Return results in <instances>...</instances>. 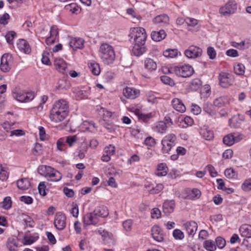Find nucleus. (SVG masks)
Here are the masks:
<instances>
[{
  "mask_svg": "<svg viewBox=\"0 0 251 251\" xmlns=\"http://www.w3.org/2000/svg\"><path fill=\"white\" fill-rule=\"evenodd\" d=\"M69 112L68 102L65 100L60 99L56 101L50 111V119L54 123L63 121Z\"/></svg>",
  "mask_w": 251,
  "mask_h": 251,
  "instance_id": "obj_1",
  "label": "nucleus"
},
{
  "mask_svg": "<svg viewBox=\"0 0 251 251\" xmlns=\"http://www.w3.org/2000/svg\"><path fill=\"white\" fill-rule=\"evenodd\" d=\"M38 172L41 176L51 181L57 182L62 178V174L57 170L49 166L41 165L38 168Z\"/></svg>",
  "mask_w": 251,
  "mask_h": 251,
  "instance_id": "obj_2",
  "label": "nucleus"
},
{
  "mask_svg": "<svg viewBox=\"0 0 251 251\" xmlns=\"http://www.w3.org/2000/svg\"><path fill=\"white\" fill-rule=\"evenodd\" d=\"M99 56L105 64L113 63L115 58V54L113 47L108 44L103 43L100 47Z\"/></svg>",
  "mask_w": 251,
  "mask_h": 251,
  "instance_id": "obj_3",
  "label": "nucleus"
},
{
  "mask_svg": "<svg viewBox=\"0 0 251 251\" xmlns=\"http://www.w3.org/2000/svg\"><path fill=\"white\" fill-rule=\"evenodd\" d=\"M130 42L135 43H146L147 35L145 29L141 27H132L130 29L128 34Z\"/></svg>",
  "mask_w": 251,
  "mask_h": 251,
  "instance_id": "obj_4",
  "label": "nucleus"
},
{
  "mask_svg": "<svg viewBox=\"0 0 251 251\" xmlns=\"http://www.w3.org/2000/svg\"><path fill=\"white\" fill-rule=\"evenodd\" d=\"M173 69L176 75L182 77H190L194 72L193 68L191 66L186 64L175 66Z\"/></svg>",
  "mask_w": 251,
  "mask_h": 251,
  "instance_id": "obj_5",
  "label": "nucleus"
},
{
  "mask_svg": "<svg viewBox=\"0 0 251 251\" xmlns=\"http://www.w3.org/2000/svg\"><path fill=\"white\" fill-rule=\"evenodd\" d=\"M219 85L223 88H228L234 83V77L231 74L221 72L218 76Z\"/></svg>",
  "mask_w": 251,
  "mask_h": 251,
  "instance_id": "obj_6",
  "label": "nucleus"
},
{
  "mask_svg": "<svg viewBox=\"0 0 251 251\" xmlns=\"http://www.w3.org/2000/svg\"><path fill=\"white\" fill-rule=\"evenodd\" d=\"M237 10V4L234 0H228L225 5L219 9V13L224 16H229L234 14Z\"/></svg>",
  "mask_w": 251,
  "mask_h": 251,
  "instance_id": "obj_7",
  "label": "nucleus"
},
{
  "mask_svg": "<svg viewBox=\"0 0 251 251\" xmlns=\"http://www.w3.org/2000/svg\"><path fill=\"white\" fill-rule=\"evenodd\" d=\"M243 139V135L239 132H232L225 135L223 139V143L228 146H231Z\"/></svg>",
  "mask_w": 251,
  "mask_h": 251,
  "instance_id": "obj_8",
  "label": "nucleus"
},
{
  "mask_svg": "<svg viewBox=\"0 0 251 251\" xmlns=\"http://www.w3.org/2000/svg\"><path fill=\"white\" fill-rule=\"evenodd\" d=\"M202 49L196 46H190L184 51L185 55L188 58L194 59L198 58L202 55Z\"/></svg>",
  "mask_w": 251,
  "mask_h": 251,
  "instance_id": "obj_9",
  "label": "nucleus"
},
{
  "mask_svg": "<svg viewBox=\"0 0 251 251\" xmlns=\"http://www.w3.org/2000/svg\"><path fill=\"white\" fill-rule=\"evenodd\" d=\"M98 232L101 236L102 240L105 245L112 248L114 246L115 240L111 233L101 228L99 229Z\"/></svg>",
  "mask_w": 251,
  "mask_h": 251,
  "instance_id": "obj_10",
  "label": "nucleus"
},
{
  "mask_svg": "<svg viewBox=\"0 0 251 251\" xmlns=\"http://www.w3.org/2000/svg\"><path fill=\"white\" fill-rule=\"evenodd\" d=\"M54 225L58 230H63L66 226V217L61 212L57 213L54 217Z\"/></svg>",
  "mask_w": 251,
  "mask_h": 251,
  "instance_id": "obj_11",
  "label": "nucleus"
},
{
  "mask_svg": "<svg viewBox=\"0 0 251 251\" xmlns=\"http://www.w3.org/2000/svg\"><path fill=\"white\" fill-rule=\"evenodd\" d=\"M11 56L7 54H3L1 58L0 69L3 72H8L12 65Z\"/></svg>",
  "mask_w": 251,
  "mask_h": 251,
  "instance_id": "obj_12",
  "label": "nucleus"
},
{
  "mask_svg": "<svg viewBox=\"0 0 251 251\" xmlns=\"http://www.w3.org/2000/svg\"><path fill=\"white\" fill-rule=\"evenodd\" d=\"M99 221L94 211L86 214L83 217V224L84 226L96 225Z\"/></svg>",
  "mask_w": 251,
  "mask_h": 251,
  "instance_id": "obj_13",
  "label": "nucleus"
},
{
  "mask_svg": "<svg viewBox=\"0 0 251 251\" xmlns=\"http://www.w3.org/2000/svg\"><path fill=\"white\" fill-rule=\"evenodd\" d=\"M187 234L189 236L193 237L196 233L198 228L197 223L194 221L187 222L183 224Z\"/></svg>",
  "mask_w": 251,
  "mask_h": 251,
  "instance_id": "obj_14",
  "label": "nucleus"
},
{
  "mask_svg": "<svg viewBox=\"0 0 251 251\" xmlns=\"http://www.w3.org/2000/svg\"><path fill=\"white\" fill-rule=\"evenodd\" d=\"M123 95L127 99H135L140 95V91L134 88L126 87L123 90Z\"/></svg>",
  "mask_w": 251,
  "mask_h": 251,
  "instance_id": "obj_15",
  "label": "nucleus"
},
{
  "mask_svg": "<svg viewBox=\"0 0 251 251\" xmlns=\"http://www.w3.org/2000/svg\"><path fill=\"white\" fill-rule=\"evenodd\" d=\"M151 235L152 238L157 242H162L164 239V234L161 228L156 225L152 226L151 228Z\"/></svg>",
  "mask_w": 251,
  "mask_h": 251,
  "instance_id": "obj_16",
  "label": "nucleus"
},
{
  "mask_svg": "<svg viewBox=\"0 0 251 251\" xmlns=\"http://www.w3.org/2000/svg\"><path fill=\"white\" fill-rule=\"evenodd\" d=\"M147 49L145 46V43H135L132 48V53L136 56H140L145 53Z\"/></svg>",
  "mask_w": 251,
  "mask_h": 251,
  "instance_id": "obj_17",
  "label": "nucleus"
},
{
  "mask_svg": "<svg viewBox=\"0 0 251 251\" xmlns=\"http://www.w3.org/2000/svg\"><path fill=\"white\" fill-rule=\"evenodd\" d=\"M54 65L57 71L63 74H66L67 65L63 59L55 58L54 60Z\"/></svg>",
  "mask_w": 251,
  "mask_h": 251,
  "instance_id": "obj_18",
  "label": "nucleus"
},
{
  "mask_svg": "<svg viewBox=\"0 0 251 251\" xmlns=\"http://www.w3.org/2000/svg\"><path fill=\"white\" fill-rule=\"evenodd\" d=\"M244 120V116L243 115L238 114L237 115H234L229 120V124L231 127L238 128Z\"/></svg>",
  "mask_w": 251,
  "mask_h": 251,
  "instance_id": "obj_19",
  "label": "nucleus"
},
{
  "mask_svg": "<svg viewBox=\"0 0 251 251\" xmlns=\"http://www.w3.org/2000/svg\"><path fill=\"white\" fill-rule=\"evenodd\" d=\"M84 40L81 38L74 37L70 39L69 45L73 50L82 49L84 47Z\"/></svg>",
  "mask_w": 251,
  "mask_h": 251,
  "instance_id": "obj_20",
  "label": "nucleus"
},
{
  "mask_svg": "<svg viewBox=\"0 0 251 251\" xmlns=\"http://www.w3.org/2000/svg\"><path fill=\"white\" fill-rule=\"evenodd\" d=\"M18 49L25 54H28L31 51V48L28 43L24 39H19L17 43Z\"/></svg>",
  "mask_w": 251,
  "mask_h": 251,
  "instance_id": "obj_21",
  "label": "nucleus"
},
{
  "mask_svg": "<svg viewBox=\"0 0 251 251\" xmlns=\"http://www.w3.org/2000/svg\"><path fill=\"white\" fill-rule=\"evenodd\" d=\"M134 114L137 116L139 121L147 123L153 117L151 113L145 114L143 113L139 109H135L134 111Z\"/></svg>",
  "mask_w": 251,
  "mask_h": 251,
  "instance_id": "obj_22",
  "label": "nucleus"
},
{
  "mask_svg": "<svg viewBox=\"0 0 251 251\" xmlns=\"http://www.w3.org/2000/svg\"><path fill=\"white\" fill-rule=\"evenodd\" d=\"M175 202L174 200L166 201L163 204V212L166 215L172 213L175 209Z\"/></svg>",
  "mask_w": 251,
  "mask_h": 251,
  "instance_id": "obj_23",
  "label": "nucleus"
},
{
  "mask_svg": "<svg viewBox=\"0 0 251 251\" xmlns=\"http://www.w3.org/2000/svg\"><path fill=\"white\" fill-rule=\"evenodd\" d=\"M169 21V17L166 14L158 15L153 19L154 24L160 26H164L168 24Z\"/></svg>",
  "mask_w": 251,
  "mask_h": 251,
  "instance_id": "obj_24",
  "label": "nucleus"
},
{
  "mask_svg": "<svg viewBox=\"0 0 251 251\" xmlns=\"http://www.w3.org/2000/svg\"><path fill=\"white\" fill-rule=\"evenodd\" d=\"M168 126L164 121H159L156 123L152 127L154 131L161 134L165 133L167 129Z\"/></svg>",
  "mask_w": 251,
  "mask_h": 251,
  "instance_id": "obj_25",
  "label": "nucleus"
},
{
  "mask_svg": "<svg viewBox=\"0 0 251 251\" xmlns=\"http://www.w3.org/2000/svg\"><path fill=\"white\" fill-rule=\"evenodd\" d=\"M173 108L180 112H184L186 110V107L182 101L178 99H173L172 101Z\"/></svg>",
  "mask_w": 251,
  "mask_h": 251,
  "instance_id": "obj_26",
  "label": "nucleus"
},
{
  "mask_svg": "<svg viewBox=\"0 0 251 251\" xmlns=\"http://www.w3.org/2000/svg\"><path fill=\"white\" fill-rule=\"evenodd\" d=\"M166 35V33L164 30L153 31L151 33V37L153 41L159 42L164 39Z\"/></svg>",
  "mask_w": 251,
  "mask_h": 251,
  "instance_id": "obj_27",
  "label": "nucleus"
},
{
  "mask_svg": "<svg viewBox=\"0 0 251 251\" xmlns=\"http://www.w3.org/2000/svg\"><path fill=\"white\" fill-rule=\"evenodd\" d=\"M94 211L99 219V217H106L109 214L108 208L103 205L97 207Z\"/></svg>",
  "mask_w": 251,
  "mask_h": 251,
  "instance_id": "obj_28",
  "label": "nucleus"
},
{
  "mask_svg": "<svg viewBox=\"0 0 251 251\" xmlns=\"http://www.w3.org/2000/svg\"><path fill=\"white\" fill-rule=\"evenodd\" d=\"M6 246L9 251H18V244L17 240L12 237L9 238L7 241Z\"/></svg>",
  "mask_w": 251,
  "mask_h": 251,
  "instance_id": "obj_29",
  "label": "nucleus"
},
{
  "mask_svg": "<svg viewBox=\"0 0 251 251\" xmlns=\"http://www.w3.org/2000/svg\"><path fill=\"white\" fill-rule=\"evenodd\" d=\"M71 84L70 82L65 78L60 79L58 80L56 89L58 90H67L70 88Z\"/></svg>",
  "mask_w": 251,
  "mask_h": 251,
  "instance_id": "obj_30",
  "label": "nucleus"
},
{
  "mask_svg": "<svg viewBox=\"0 0 251 251\" xmlns=\"http://www.w3.org/2000/svg\"><path fill=\"white\" fill-rule=\"evenodd\" d=\"M144 66L146 69L151 72L155 70L157 68L156 62L151 58H146L145 60Z\"/></svg>",
  "mask_w": 251,
  "mask_h": 251,
  "instance_id": "obj_31",
  "label": "nucleus"
},
{
  "mask_svg": "<svg viewBox=\"0 0 251 251\" xmlns=\"http://www.w3.org/2000/svg\"><path fill=\"white\" fill-rule=\"evenodd\" d=\"M239 231L242 236L244 237H251V226L243 225L240 227Z\"/></svg>",
  "mask_w": 251,
  "mask_h": 251,
  "instance_id": "obj_32",
  "label": "nucleus"
},
{
  "mask_svg": "<svg viewBox=\"0 0 251 251\" xmlns=\"http://www.w3.org/2000/svg\"><path fill=\"white\" fill-rule=\"evenodd\" d=\"M168 168L165 164L160 163L158 165L157 168L155 172L156 176H163L167 175Z\"/></svg>",
  "mask_w": 251,
  "mask_h": 251,
  "instance_id": "obj_33",
  "label": "nucleus"
},
{
  "mask_svg": "<svg viewBox=\"0 0 251 251\" xmlns=\"http://www.w3.org/2000/svg\"><path fill=\"white\" fill-rule=\"evenodd\" d=\"M100 123L109 132L114 131L117 128V126L115 125L113 123L106 122L105 119L100 121Z\"/></svg>",
  "mask_w": 251,
  "mask_h": 251,
  "instance_id": "obj_34",
  "label": "nucleus"
},
{
  "mask_svg": "<svg viewBox=\"0 0 251 251\" xmlns=\"http://www.w3.org/2000/svg\"><path fill=\"white\" fill-rule=\"evenodd\" d=\"M17 185L19 189L25 190L30 187V183L28 179L22 178L17 181Z\"/></svg>",
  "mask_w": 251,
  "mask_h": 251,
  "instance_id": "obj_35",
  "label": "nucleus"
},
{
  "mask_svg": "<svg viewBox=\"0 0 251 251\" xmlns=\"http://www.w3.org/2000/svg\"><path fill=\"white\" fill-rule=\"evenodd\" d=\"M201 85V80L199 78H196L191 80L189 87L192 91H195L200 88Z\"/></svg>",
  "mask_w": 251,
  "mask_h": 251,
  "instance_id": "obj_36",
  "label": "nucleus"
},
{
  "mask_svg": "<svg viewBox=\"0 0 251 251\" xmlns=\"http://www.w3.org/2000/svg\"><path fill=\"white\" fill-rule=\"evenodd\" d=\"M176 137L175 134L173 133H170L166 135L162 140V141L169 143L172 147H173L176 144Z\"/></svg>",
  "mask_w": 251,
  "mask_h": 251,
  "instance_id": "obj_37",
  "label": "nucleus"
},
{
  "mask_svg": "<svg viewBox=\"0 0 251 251\" xmlns=\"http://www.w3.org/2000/svg\"><path fill=\"white\" fill-rule=\"evenodd\" d=\"M88 149V145L86 142H83L77 150L78 157H85Z\"/></svg>",
  "mask_w": 251,
  "mask_h": 251,
  "instance_id": "obj_38",
  "label": "nucleus"
},
{
  "mask_svg": "<svg viewBox=\"0 0 251 251\" xmlns=\"http://www.w3.org/2000/svg\"><path fill=\"white\" fill-rule=\"evenodd\" d=\"M178 50L177 49H168L163 52V55L166 57L174 58L178 54Z\"/></svg>",
  "mask_w": 251,
  "mask_h": 251,
  "instance_id": "obj_39",
  "label": "nucleus"
},
{
  "mask_svg": "<svg viewBox=\"0 0 251 251\" xmlns=\"http://www.w3.org/2000/svg\"><path fill=\"white\" fill-rule=\"evenodd\" d=\"M89 67L93 75H98L100 74V70L98 63H90L89 64Z\"/></svg>",
  "mask_w": 251,
  "mask_h": 251,
  "instance_id": "obj_40",
  "label": "nucleus"
},
{
  "mask_svg": "<svg viewBox=\"0 0 251 251\" xmlns=\"http://www.w3.org/2000/svg\"><path fill=\"white\" fill-rule=\"evenodd\" d=\"M203 109L205 112L211 116L215 115L216 114L214 107L210 103L207 102L205 103L203 105Z\"/></svg>",
  "mask_w": 251,
  "mask_h": 251,
  "instance_id": "obj_41",
  "label": "nucleus"
},
{
  "mask_svg": "<svg viewBox=\"0 0 251 251\" xmlns=\"http://www.w3.org/2000/svg\"><path fill=\"white\" fill-rule=\"evenodd\" d=\"M201 134L203 138L207 140H210L214 137V134L212 131L207 129H201Z\"/></svg>",
  "mask_w": 251,
  "mask_h": 251,
  "instance_id": "obj_42",
  "label": "nucleus"
},
{
  "mask_svg": "<svg viewBox=\"0 0 251 251\" xmlns=\"http://www.w3.org/2000/svg\"><path fill=\"white\" fill-rule=\"evenodd\" d=\"M12 205V201L11 198L9 197H5L3 201L0 203L1 207L4 209L7 210L11 208Z\"/></svg>",
  "mask_w": 251,
  "mask_h": 251,
  "instance_id": "obj_43",
  "label": "nucleus"
},
{
  "mask_svg": "<svg viewBox=\"0 0 251 251\" xmlns=\"http://www.w3.org/2000/svg\"><path fill=\"white\" fill-rule=\"evenodd\" d=\"M203 246L208 251H214L216 249L215 243L211 240H206L204 242Z\"/></svg>",
  "mask_w": 251,
  "mask_h": 251,
  "instance_id": "obj_44",
  "label": "nucleus"
},
{
  "mask_svg": "<svg viewBox=\"0 0 251 251\" xmlns=\"http://www.w3.org/2000/svg\"><path fill=\"white\" fill-rule=\"evenodd\" d=\"M245 68L243 64L238 63L234 67V71L236 74L239 75H243L245 73Z\"/></svg>",
  "mask_w": 251,
  "mask_h": 251,
  "instance_id": "obj_45",
  "label": "nucleus"
},
{
  "mask_svg": "<svg viewBox=\"0 0 251 251\" xmlns=\"http://www.w3.org/2000/svg\"><path fill=\"white\" fill-rule=\"evenodd\" d=\"M201 195V191L198 189H193L190 191L188 197L190 199H199Z\"/></svg>",
  "mask_w": 251,
  "mask_h": 251,
  "instance_id": "obj_46",
  "label": "nucleus"
},
{
  "mask_svg": "<svg viewBox=\"0 0 251 251\" xmlns=\"http://www.w3.org/2000/svg\"><path fill=\"white\" fill-rule=\"evenodd\" d=\"M104 152L106 153L103 154L102 157H110L114 154L115 152V147L109 145L108 146L104 148Z\"/></svg>",
  "mask_w": 251,
  "mask_h": 251,
  "instance_id": "obj_47",
  "label": "nucleus"
},
{
  "mask_svg": "<svg viewBox=\"0 0 251 251\" xmlns=\"http://www.w3.org/2000/svg\"><path fill=\"white\" fill-rule=\"evenodd\" d=\"M65 8L71 11L73 13H77L79 11L80 8L75 3H71L65 6Z\"/></svg>",
  "mask_w": 251,
  "mask_h": 251,
  "instance_id": "obj_48",
  "label": "nucleus"
},
{
  "mask_svg": "<svg viewBox=\"0 0 251 251\" xmlns=\"http://www.w3.org/2000/svg\"><path fill=\"white\" fill-rule=\"evenodd\" d=\"M160 79L161 81L165 84L169 85L171 86H173L175 85V83L173 79L167 75H163L160 77Z\"/></svg>",
  "mask_w": 251,
  "mask_h": 251,
  "instance_id": "obj_49",
  "label": "nucleus"
},
{
  "mask_svg": "<svg viewBox=\"0 0 251 251\" xmlns=\"http://www.w3.org/2000/svg\"><path fill=\"white\" fill-rule=\"evenodd\" d=\"M16 36V33L14 31H8L6 35H5V38L6 40V41L9 44H13V39Z\"/></svg>",
  "mask_w": 251,
  "mask_h": 251,
  "instance_id": "obj_50",
  "label": "nucleus"
},
{
  "mask_svg": "<svg viewBox=\"0 0 251 251\" xmlns=\"http://www.w3.org/2000/svg\"><path fill=\"white\" fill-rule=\"evenodd\" d=\"M84 125L86 126V128L91 132H95L97 130L95 124L93 121H85Z\"/></svg>",
  "mask_w": 251,
  "mask_h": 251,
  "instance_id": "obj_51",
  "label": "nucleus"
},
{
  "mask_svg": "<svg viewBox=\"0 0 251 251\" xmlns=\"http://www.w3.org/2000/svg\"><path fill=\"white\" fill-rule=\"evenodd\" d=\"M78 140L77 136L75 135H70L66 137V142L67 143L70 147L73 146Z\"/></svg>",
  "mask_w": 251,
  "mask_h": 251,
  "instance_id": "obj_52",
  "label": "nucleus"
},
{
  "mask_svg": "<svg viewBox=\"0 0 251 251\" xmlns=\"http://www.w3.org/2000/svg\"><path fill=\"white\" fill-rule=\"evenodd\" d=\"M226 103V99L224 97H220L216 99L213 102L215 106L221 107L225 105Z\"/></svg>",
  "mask_w": 251,
  "mask_h": 251,
  "instance_id": "obj_53",
  "label": "nucleus"
},
{
  "mask_svg": "<svg viewBox=\"0 0 251 251\" xmlns=\"http://www.w3.org/2000/svg\"><path fill=\"white\" fill-rule=\"evenodd\" d=\"M242 188L245 191L251 190V178L247 179L244 181L242 185Z\"/></svg>",
  "mask_w": 251,
  "mask_h": 251,
  "instance_id": "obj_54",
  "label": "nucleus"
},
{
  "mask_svg": "<svg viewBox=\"0 0 251 251\" xmlns=\"http://www.w3.org/2000/svg\"><path fill=\"white\" fill-rule=\"evenodd\" d=\"M66 140L63 138H59L56 143V147L58 150L63 151L64 148L66 146Z\"/></svg>",
  "mask_w": 251,
  "mask_h": 251,
  "instance_id": "obj_55",
  "label": "nucleus"
},
{
  "mask_svg": "<svg viewBox=\"0 0 251 251\" xmlns=\"http://www.w3.org/2000/svg\"><path fill=\"white\" fill-rule=\"evenodd\" d=\"M151 217L153 219H158L161 217V213L158 208H153L151 212Z\"/></svg>",
  "mask_w": 251,
  "mask_h": 251,
  "instance_id": "obj_56",
  "label": "nucleus"
},
{
  "mask_svg": "<svg viewBox=\"0 0 251 251\" xmlns=\"http://www.w3.org/2000/svg\"><path fill=\"white\" fill-rule=\"evenodd\" d=\"M226 176L228 178H233L236 176V172L233 169H226L225 171Z\"/></svg>",
  "mask_w": 251,
  "mask_h": 251,
  "instance_id": "obj_57",
  "label": "nucleus"
},
{
  "mask_svg": "<svg viewBox=\"0 0 251 251\" xmlns=\"http://www.w3.org/2000/svg\"><path fill=\"white\" fill-rule=\"evenodd\" d=\"M59 31L58 28L56 25H53L51 26L50 29V36L56 39L58 36Z\"/></svg>",
  "mask_w": 251,
  "mask_h": 251,
  "instance_id": "obj_58",
  "label": "nucleus"
},
{
  "mask_svg": "<svg viewBox=\"0 0 251 251\" xmlns=\"http://www.w3.org/2000/svg\"><path fill=\"white\" fill-rule=\"evenodd\" d=\"M9 174L1 166L0 164V180H6L8 177Z\"/></svg>",
  "mask_w": 251,
  "mask_h": 251,
  "instance_id": "obj_59",
  "label": "nucleus"
},
{
  "mask_svg": "<svg viewBox=\"0 0 251 251\" xmlns=\"http://www.w3.org/2000/svg\"><path fill=\"white\" fill-rule=\"evenodd\" d=\"M9 174L1 166L0 164V180H6L8 177Z\"/></svg>",
  "mask_w": 251,
  "mask_h": 251,
  "instance_id": "obj_60",
  "label": "nucleus"
},
{
  "mask_svg": "<svg viewBox=\"0 0 251 251\" xmlns=\"http://www.w3.org/2000/svg\"><path fill=\"white\" fill-rule=\"evenodd\" d=\"M9 174L1 166L0 164V180H6L8 177Z\"/></svg>",
  "mask_w": 251,
  "mask_h": 251,
  "instance_id": "obj_61",
  "label": "nucleus"
},
{
  "mask_svg": "<svg viewBox=\"0 0 251 251\" xmlns=\"http://www.w3.org/2000/svg\"><path fill=\"white\" fill-rule=\"evenodd\" d=\"M161 144L162 145L161 150L163 153H169L173 147L169 143H167L163 141H161Z\"/></svg>",
  "mask_w": 251,
  "mask_h": 251,
  "instance_id": "obj_62",
  "label": "nucleus"
},
{
  "mask_svg": "<svg viewBox=\"0 0 251 251\" xmlns=\"http://www.w3.org/2000/svg\"><path fill=\"white\" fill-rule=\"evenodd\" d=\"M173 235L176 239L181 240L184 238V234L180 230L176 229L173 231Z\"/></svg>",
  "mask_w": 251,
  "mask_h": 251,
  "instance_id": "obj_63",
  "label": "nucleus"
},
{
  "mask_svg": "<svg viewBox=\"0 0 251 251\" xmlns=\"http://www.w3.org/2000/svg\"><path fill=\"white\" fill-rule=\"evenodd\" d=\"M216 243L219 248L222 249L225 246L226 242L222 237H218L216 239Z\"/></svg>",
  "mask_w": 251,
  "mask_h": 251,
  "instance_id": "obj_64",
  "label": "nucleus"
}]
</instances>
